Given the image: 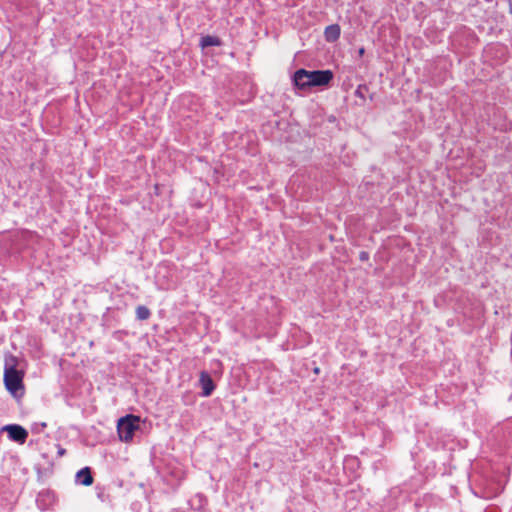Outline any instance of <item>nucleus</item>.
I'll return each instance as SVG.
<instances>
[{
  "label": "nucleus",
  "instance_id": "obj_1",
  "mask_svg": "<svg viewBox=\"0 0 512 512\" xmlns=\"http://www.w3.org/2000/svg\"><path fill=\"white\" fill-rule=\"evenodd\" d=\"M4 383L14 396L23 389V375L16 369V359L11 355L5 358Z\"/></svg>",
  "mask_w": 512,
  "mask_h": 512
},
{
  "label": "nucleus",
  "instance_id": "obj_2",
  "mask_svg": "<svg viewBox=\"0 0 512 512\" xmlns=\"http://www.w3.org/2000/svg\"><path fill=\"white\" fill-rule=\"evenodd\" d=\"M140 418L135 415H126L118 420L117 431L121 441L132 440L135 431L139 429Z\"/></svg>",
  "mask_w": 512,
  "mask_h": 512
},
{
  "label": "nucleus",
  "instance_id": "obj_3",
  "mask_svg": "<svg viewBox=\"0 0 512 512\" xmlns=\"http://www.w3.org/2000/svg\"><path fill=\"white\" fill-rule=\"evenodd\" d=\"M4 431H7L8 436L11 440L23 444L27 437L28 432L22 426L17 424H10L3 427Z\"/></svg>",
  "mask_w": 512,
  "mask_h": 512
},
{
  "label": "nucleus",
  "instance_id": "obj_4",
  "mask_svg": "<svg viewBox=\"0 0 512 512\" xmlns=\"http://www.w3.org/2000/svg\"><path fill=\"white\" fill-rule=\"evenodd\" d=\"M333 79V73L330 70L311 71V87L325 86Z\"/></svg>",
  "mask_w": 512,
  "mask_h": 512
},
{
  "label": "nucleus",
  "instance_id": "obj_5",
  "mask_svg": "<svg viewBox=\"0 0 512 512\" xmlns=\"http://www.w3.org/2000/svg\"><path fill=\"white\" fill-rule=\"evenodd\" d=\"M293 80L300 89L311 87V71L299 69L295 72Z\"/></svg>",
  "mask_w": 512,
  "mask_h": 512
},
{
  "label": "nucleus",
  "instance_id": "obj_6",
  "mask_svg": "<svg viewBox=\"0 0 512 512\" xmlns=\"http://www.w3.org/2000/svg\"><path fill=\"white\" fill-rule=\"evenodd\" d=\"M199 383L202 388V396L204 397L210 396L215 389L214 382L206 371L200 373Z\"/></svg>",
  "mask_w": 512,
  "mask_h": 512
},
{
  "label": "nucleus",
  "instance_id": "obj_7",
  "mask_svg": "<svg viewBox=\"0 0 512 512\" xmlns=\"http://www.w3.org/2000/svg\"><path fill=\"white\" fill-rule=\"evenodd\" d=\"M76 480L78 483L89 486L93 483V477L91 475L90 469L88 467L82 468L76 474Z\"/></svg>",
  "mask_w": 512,
  "mask_h": 512
},
{
  "label": "nucleus",
  "instance_id": "obj_8",
  "mask_svg": "<svg viewBox=\"0 0 512 512\" xmlns=\"http://www.w3.org/2000/svg\"><path fill=\"white\" fill-rule=\"evenodd\" d=\"M340 36V27L338 25H330L325 29V37L328 41H335Z\"/></svg>",
  "mask_w": 512,
  "mask_h": 512
},
{
  "label": "nucleus",
  "instance_id": "obj_9",
  "mask_svg": "<svg viewBox=\"0 0 512 512\" xmlns=\"http://www.w3.org/2000/svg\"><path fill=\"white\" fill-rule=\"evenodd\" d=\"M220 45V41L217 37L214 36H205L201 39V46L203 48L210 46H218Z\"/></svg>",
  "mask_w": 512,
  "mask_h": 512
},
{
  "label": "nucleus",
  "instance_id": "obj_10",
  "mask_svg": "<svg viewBox=\"0 0 512 512\" xmlns=\"http://www.w3.org/2000/svg\"><path fill=\"white\" fill-rule=\"evenodd\" d=\"M136 315H137V318L140 319V320H146L149 318L150 316V311L147 307L145 306H138L136 308Z\"/></svg>",
  "mask_w": 512,
  "mask_h": 512
},
{
  "label": "nucleus",
  "instance_id": "obj_11",
  "mask_svg": "<svg viewBox=\"0 0 512 512\" xmlns=\"http://www.w3.org/2000/svg\"><path fill=\"white\" fill-rule=\"evenodd\" d=\"M366 90V87L365 86H358V88L356 89L355 91V95L361 99H364L365 98V95H364V91Z\"/></svg>",
  "mask_w": 512,
  "mask_h": 512
},
{
  "label": "nucleus",
  "instance_id": "obj_12",
  "mask_svg": "<svg viewBox=\"0 0 512 512\" xmlns=\"http://www.w3.org/2000/svg\"><path fill=\"white\" fill-rule=\"evenodd\" d=\"M367 258H368L367 253L362 252V253L360 254V259H361V260H366Z\"/></svg>",
  "mask_w": 512,
  "mask_h": 512
},
{
  "label": "nucleus",
  "instance_id": "obj_13",
  "mask_svg": "<svg viewBox=\"0 0 512 512\" xmlns=\"http://www.w3.org/2000/svg\"><path fill=\"white\" fill-rule=\"evenodd\" d=\"M64 452H65V450H64V449H61V450L59 451V454H60V455H63V454H64Z\"/></svg>",
  "mask_w": 512,
  "mask_h": 512
},
{
  "label": "nucleus",
  "instance_id": "obj_14",
  "mask_svg": "<svg viewBox=\"0 0 512 512\" xmlns=\"http://www.w3.org/2000/svg\"><path fill=\"white\" fill-rule=\"evenodd\" d=\"M359 53H360V54H363V53H364V49H363V48H362V49H360V50H359Z\"/></svg>",
  "mask_w": 512,
  "mask_h": 512
}]
</instances>
